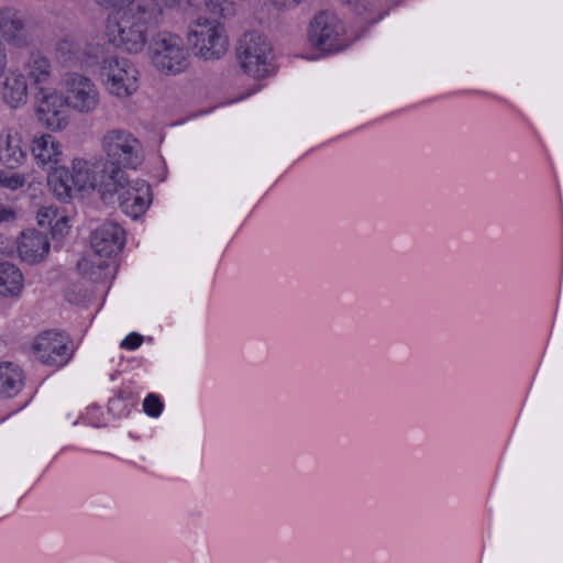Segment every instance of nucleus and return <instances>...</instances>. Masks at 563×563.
<instances>
[{
    "instance_id": "f257e3e1",
    "label": "nucleus",
    "mask_w": 563,
    "mask_h": 563,
    "mask_svg": "<svg viewBox=\"0 0 563 563\" xmlns=\"http://www.w3.org/2000/svg\"><path fill=\"white\" fill-rule=\"evenodd\" d=\"M161 7L154 0H135L119 19H109L106 34L109 43L130 54L143 51L151 27L157 26Z\"/></svg>"
},
{
    "instance_id": "f03ea898",
    "label": "nucleus",
    "mask_w": 563,
    "mask_h": 563,
    "mask_svg": "<svg viewBox=\"0 0 563 563\" xmlns=\"http://www.w3.org/2000/svg\"><path fill=\"white\" fill-rule=\"evenodd\" d=\"M108 173L107 165L102 162L90 163L81 158L71 162V168L55 167L47 176V185L54 196L60 201H69L74 192L87 189H97L102 200H107L114 190L106 192L103 184L108 183L103 177Z\"/></svg>"
},
{
    "instance_id": "7ed1b4c3",
    "label": "nucleus",
    "mask_w": 563,
    "mask_h": 563,
    "mask_svg": "<svg viewBox=\"0 0 563 563\" xmlns=\"http://www.w3.org/2000/svg\"><path fill=\"white\" fill-rule=\"evenodd\" d=\"M102 150L107 161L108 173L104 177L108 179L103 184V190L109 192L114 190V184H119L117 177L125 175L124 168L136 169L144 161V152L141 142L128 130L112 129L104 133L101 140Z\"/></svg>"
},
{
    "instance_id": "20e7f679",
    "label": "nucleus",
    "mask_w": 563,
    "mask_h": 563,
    "mask_svg": "<svg viewBox=\"0 0 563 563\" xmlns=\"http://www.w3.org/2000/svg\"><path fill=\"white\" fill-rule=\"evenodd\" d=\"M150 53L154 67L166 75L180 74L189 66V52L176 34H156L150 44Z\"/></svg>"
},
{
    "instance_id": "39448f33",
    "label": "nucleus",
    "mask_w": 563,
    "mask_h": 563,
    "mask_svg": "<svg viewBox=\"0 0 563 563\" xmlns=\"http://www.w3.org/2000/svg\"><path fill=\"white\" fill-rule=\"evenodd\" d=\"M99 76L108 92L118 98H128L139 88V70L124 57H104L100 63Z\"/></svg>"
},
{
    "instance_id": "423d86ee",
    "label": "nucleus",
    "mask_w": 563,
    "mask_h": 563,
    "mask_svg": "<svg viewBox=\"0 0 563 563\" xmlns=\"http://www.w3.org/2000/svg\"><path fill=\"white\" fill-rule=\"evenodd\" d=\"M238 58L243 70L254 78L267 76L272 68V46L257 32L245 33L238 46Z\"/></svg>"
},
{
    "instance_id": "0eeeda50",
    "label": "nucleus",
    "mask_w": 563,
    "mask_h": 563,
    "mask_svg": "<svg viewBox=\"0 0 563 563\" xmlns=\"http://www.w3.org/2000/svg\"><path fill=\"white\" fill-rule=\"evenodd\" d=\"M309 41L324 53L340 52L349 46L345 27L339 16L330 11L320 12L310 23Z\"/></svg>"
},
{
    "instance_id": "6e6552de",
    "label": "nucleus",
    "mask_w": 563,
    "mask_h": 563,
    "mask_svg": "<svg viewBox=\"0 0 563 563\" xmlns=\"http://www.w3.org/2000/svg\"><path fill=\"white\" fill-rule=\"evenodd\" d=\"M188 42L201 58L218 59L227 51V37L223 27L216 20L198 18L190 26Z\"/></svg>"
},
{
    "instance_id": "1a4fd4ad",
    "label": "nucleus",
    "mask_w": 563,
    "mask_h": 563,
    "mask_svg": "<svg viewBox=\"0 0 563 563\" xmlns=\"http://www.w3.org/2000/svg\"><path fill=\"white\" fill-rule=\"evenodd\" d=\"M119 184H114L115 191L109 195L106 202H111L118 196L119 207L123 213L137 219L145 213L152 203L151 186L147 181L136 178L129 179L126 175L119 177Z\"/></svg>"
},
{
    "instance_id": "9d476101",
    "label": "nucleus",
    "mask_w": 563,
    "mask_h": 563,
    "mask_svg": "<svg viewBox=\"0 0 563 563\" xmlns=\"http://www.w3.org/2000/svg\"><path fill=\"white\" fill-rule=\"evenodd\" d=\"M64 81L67 107L82 114L92 113L99 107L100 92L90 78L78 73H69Z\"/></svg>"
},
{
    "instance_id": "9b49d317",
    "label": "nucleus",
    "mask_w": 563,
    "mask_h": 563,
    "mask_svg": "<svg viewBox=\"0 0 563 563\" xmlns=\"http://www.w3.org/2000/svg\"><path fill=\"white\" fill-rule=\"evenodd\" d=\"M38 120L52 131L62 130L66 125L65 97L53 88L40 87L35 95Z\"/></svg>"
},
{
    "instance_id": "f8f14e48",
    "label": "nucleus",
    "mask_w": 563,
    "mask_h": 563,
    "mask_svg": "<svg viewBox=\"0 0 563 563\" xmlns=\"http://www.w3.org/2000/svg\"><path fill=\"white\" fill-rule=\"evenodd\" d=\"M37 358L45 365L60 367L71 357L66 338L57 332L42 333L33 344Z\"/></svg>"
},
{
    "instance_id": "ddd939ff",
    "label": "nucleus",
    "mask_w": 563,
    "mask_h": 563,
    "mask_svg": "<svg viewBox=\"0 0 563 563\" xmlns=\"http://www.w3.org/2000/svg\"><path fill=\"white\" fill-rule=\"evenodd\" d=\"M124 243V230L114 222L102 223L93 230L90 238L95 254L106 260L120 252Z\"/></svg>"
},
{
    "instance_id": "4468645a",
    "label": "nucleus",
    "mask_w": 563,
    "mask_h": 563,
    "mask_svg": "<svg viewBox=\"0 0 563 563\" xmlns=\"http://www.w3.org/2000/svg\"><path fill=\"white\" fill-rule=\"evenodd\" d=\"M0 32L7 43L15 47L29 44L23 14L15 8L0 9Z\"/></svg>"
},
{
    "instance_id": "2eb2a0df",
    "label": "nucleus",
    "mask_w": 563,
    "mask_h": 563,
    "mask_svg": "<svg viewBox=\"0 0 563 563\" xmlns=\"http://www.w3.org/2000/svg\"><path fill=\"white\" fill-rule=\"evenodd\" d=\"M18 253L22 261L34 264L44 260L49 252V241L45 233L34 229L25 230L18 239Z\"/></svg>"
},
{
    "instance_id": "dca6fc26",
    "label": "nucleus",
    "mask_w": 563,
    "mask_h": 563,
    "mask_svg": "<svg viewBox=\"0 0 563 563\" xmlns=\"http://www.w3.org/2000/svg\"><path fill=\"white\" fill-rule=\"evenodd\" d=\"M56 59L64 67L76 68L90 65L85 43L74 38L64 37L59 40L55 48Z\"/></svg>"
},
{
    "instance_id": "f3484780",
    "label": "nucleus",
    "mask_w": 563,
    "mask_h": 563,
    "mask_svg": "<svg viewBox=\"0 0 563 563\" xmlns=\"http://www.w3.org/2000/svg\"><path fill=\"white\" fill-rule=\"evenodd\" d=\"M24 77L33 85L42 86L51 81L53 65L51 59L41 51H32L23 62Z\"/></svg>"
},
{
    "instance_id": "a211bd4d",
    "label": "nucleus",
    "mask_w": 563,
    "mask_h": 563,
    "mask_svg": "<svg viewBox=\"0 0 563 563\" xmlns=\"http://www.w3.org/2000/svg\"><path fill=\"white\" fill-rule=\"evenodd\" d=\"M26 157V151L21 146V139L18 133L1 135L0 137V162L8 168L19 167Z\"/></svg>"
},
{
    "instance_id": "6ab92c4d",
    "label": "nucleus",
    "mask_w": 563,
    "mask_h": 563,
    "mask_svg": "<svg viewBox=\"0 0 563 563\" xmlns=\"http://www.w3.org/2000/svg\"><path fill=\"white\" fill-rule=\"evenodd\" d=\"M3 99L11 108L26 103L27 84L23 74L10 73L3 82Z\"/></svg>"
},
{
    "instance_id": "aec40b11",
    "label": "nucleus",
    "mask_w": 563,
    "mask_h": 563,
    "mask_svg": "<svg viewBox=\"0 0 563 563\" xmlns=\"http://www.w3.org/2000/svg\"><path fill=\"white\" fill-rule=\"evenodd\" d=\"M23 386V374L18 365L0 363V397H13Z\"/></svg>"
},
{
    "instance_id": "412c9836",
    "label": "nucleus",
    "mask_w": 563,
    "mask_h": 563,
    "mask_svg": "<svg viewBox=\"0 0 563 563\" xmlns=\"http://www.w3.org/2000/svg\"><path fill=\"white\" fill-rule=\"evenodd\" d=\"M34 158L42 165L57 163L62 152L58 142L49 134L35 137L32 145Z\"/></svg>"
},
{
    "instance_id": "4be33fe9",
    "label": "nucleus",
    "mask_w": 563,
    "mask_h": 563,
    "mask_svg": "<svg viewBox=\"0 0 563 563\" xmlns=\"http://www.w3.org/2000/svg\"><path fill=\"white\" fill-rule=\"evenodd\" d=\"M23 288V275L10 263H0V295L16 297Z\"/></svg>"
},
{
    "instance_id": "5701e85b",
    "label": "nucleus",
    "mask_w": 563,
    "mask_h": 563,
    "mask_svg": "<svg viewBox=\"0 0 563 563\" xmlns=\"http://www.w3.org/2000/svg\"><path fill=\"white\" fill-rule=\"evenodd\" d=\"M110 265L108 260L99 257L95 258H82L77 263L78 272L91 279L92 282H103L110 275Z\"/></svg>"
},
{
    "instance_id": "b1692460",
    "label": "nucleus",
    "mask_w": 563,
    "mask_h": 563,
    "mask_svg": "<svg viewBox=\"0 0 563 563\" xmlns=\"http://www.w3.org/2000/svg\"><path fill=\"white\" fill-rule=\"evenodd\" d=\"M206 8L214 15L227 18L235 12L232 0H203Z\"/></svg>"
},
{
    "instance_id": "393cba45",
    "label": "nucleus",
    "mask_w": 563,
    "mask_h": 563,
    "mask_svg": "<svg viewBox=\"0 0 563 563\" xmlns=\"http://www.w3.org/2000/svg\"><path fill=\"white\" fill-rule=\"evenodd\" d=\"M143 410L147 416L156 418L162 413L163 402L157 395L150 394L143 401Z\"/></svg>"
},
{
    "instance_id": "a878e982",
    "label": "nucleus",
    "mask_w": 563,
    "mask_h": 563,
    "mask_svg": "<svg viewBox=\"0 0 563 563\" xmlns=\"http://www.w3.org/2000/svg\"><path fill=\"white\" fill-rule=\"evenodd\" d=\"M24 184V178L18 173H9L1 170L0 172V186L4 188H9L11 190H15L22 187Z\"/></svg>"
},
{
    "instance_id": "bb28decb",
    "label": "nucleus",
    "mask_w": 563,
    "mask_h": 563,
    "mask_svg": "<svg viewBox=\"0 0 563 563\" xmlns=\"http://www.w3.org/2000/svg\"><path fill=\"white\" fill-rule=\"evenodd\" d=\"M57 218L56 210H53L52 208L42 209L37 212V223L40 227H49L52 225L53 221Z\"/></svg>"
},
{
    "instance_id": "cd10ccee",
    "label": "nucleus",
    "mask_w": 563,
    "mask_h": 563,
    "mask_svg": "<svg viewBox=\"0 0 563 563\" xmlns=\"http://www.w3.org/2000/svg\"><path fill=\"white\" fill-rule=\"evenodd\" d=\"M143 343V336L136 332L126 335L120 343V347L124 350H135Z\"/></svg>"
},
{
    "instance_id": "c85d7f7f",
    "label": "nucleus",
    "mask_w": 563,
    "mask_h": 563,
    "mask_svg": "<svg viewBox=\"0 0 563 563\" xmlns=\"http://www.w3.org/2000/svg\"><path fill=\"white\" fill-rule=\"evenodd\" d=\"M67 225V218L66 217H59V218H56L55 219V223L52 225H49L52 228V233L54 236L56 235H62L63 234V230L66 228Z\"/></svg>"
},
{
    "instance_id": "c756f323",
    "label": "nucleus",
    "mask_w": 563,
    "mask_h": 563,
    "mask_svg": "<svg viewBox=\"0 0 563 563\" xmlns=\"http://www.w3.org/2000/svg\"><path fill=\"white\" fill-rule=\"evenodd\" d=\"M98 4L104 8H121L131 0H95Z\"/></svg>"
},
{
    "instance_id": "7c9ffc66",
    "label": "nucleus",
    "mask_w": 563,
    "mask_h": 563,
    "mask_svg": "<svg viewBox=\"0 0 563 563\" xmlns=\"http://www.w3.org/2000/svg\"><path fill=\"white\" fill-rule=\"evenodd\" d=\"M15 216L11 209L0 207V222L12 221Z\"/></svg>"
},
{
    "instance_id": "2f4dec72",
    "label": "nucleus",
    "mask_w": 563,
    "mask_h": 563,
    "mask_svg": "<svg viewBox=\"0 0 563 563\" xmlns=\"http://www.w3.org/2000/svg\"><path fill=\"white\" fill-rule=\"evenodd\" d=\"M7 68V54L5 49L0 43V77L4 74V70Z\"/></svg>"
},
{
    "instance_id": "473e14b6",
    "label": "nucleus",
    "mask_w": 563,
    "mask_h": 563,
    "mask_svg": "<svg viewBox=\"0 0 563 563\" xmlns=\"http://www.w3.org/2000/svg\"><path fill=\"white\" fill-rule=\"evenodd\" d=\"M300 0H274V3L277 7H289V5H296L299 3Z\"/></svg>"
},
{
    "instance_id": "72a5a7b5",
    "label": "nucleus",
    "mask_w": 563,
    "mask_h": 563,
    "mask_svg": "<svg viewBox=\"0 0 563 563\" xmlns=\"http://www.w3.org/2000/svg\"><path fill=\"white\" fill-rule=\"evenodd\" d=\"M163 2L166 7H174L180 2V0H159Z\"/></svg>"
},
{
    "instance_id": "f704fd0d",
    "label": "nucleus",
    "mask_w": 563,
    "mask_h": 563,
    "mask_svg": "<svg viewBox=\"0 0 563 563\" xmlns=\"http://www.w3.org/2000/svg\"><path fill=\"white\" fill-rule=\"evenodd\" d=\"M3 347H4L3 341L0 339V353L2 352Z\"/></svg>"
}]
</instances>
